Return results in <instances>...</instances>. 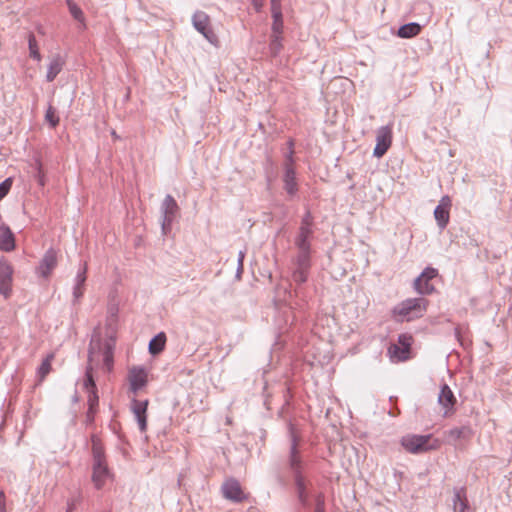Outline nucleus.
<instances>
[{
    "mask_svg": "<svg viewBox=\"0 0 512 512\" xmlns=\"http://www.w3.org/2000/svg\"><path fill=\"white\" fill-rule=\"evenodd\" d=\"M298 248V255L295 260V269L293 271V280L297 283H303L307 280L310 268V247L301 244Z\"/></svg>",
    "mask_w": 512,
    "mask_h": 512,
    "instance_id": "39448f33",
    "label": "nucleus"
},
{
    "mask_svg": "<svg viewBox=\"0 0 512 512\" xmlns=\"http://www.w3.org/2000/svg\"><path fill=\"white\" fill-rule=\"evenodd\" d=\"M92 455V482L96 489H101L112 480L113 474L108 467L103 444L96 436L92 437Z\"/></svg>",
    "mask_w": 512,
    "mask_h": 512,
    "instance_id": "f03ea898",
    "label": "nucleus"
},
{
    "mask_svg": "<svg viewBox=\"0 0 512 512\" xmlns=\"http://www.w3.org/2000/svg\"><path fill=\"white\" fill-rule=\"evenodd\" d=\"M12 266L5 260L0 261V293L8 297L11 292L12 285Z\"/></svg>",
    "mask_w": 512,
    "mask_h": 512,
    "instance_id": "f8f14e48",
    "label": "nucleus"
},
{
    "mask_svg": "<svg viewBox=\"0 0 512 512\" xmlns=\"http://www.w3.org/2000/svg\"><path fill=\"white\" fill-rule=\"evenodd\" d=\"M69 11L72 14V16L79 21H83V12L82 10L72 1H68Z\"/></svg>",
    "mask_w": 512,
    "mask_h": 512,
    "instance_id": "7c9ffc66",
    "label": "nucleus"
},
{
    "mask_svg": "<svg viewBox=\"0 0 512 512\" xmlns=\"http://www.w3.org/2000/svg\"><path fill=\"white\" fill-rule=\"evenodd\" d=\"M84 388L87 391L88 394V403H89V410L93 412L94 408L98 405V395H97V389L96 384L93 378V374L91 373V368L86 370V379L84 382Z\"/></svg>",
    "mask_w": 512,
    "mask_h": 512,
    "instance_id": "f3484780",
    "label": "nucleus"
},
{
    "mask_svg": "<svg viewBox=\"0 0 512 512\" xmlns=\"http://www.w3.org/2000/svg\"><path fill=\"white\" fill-rule=\"evenodd\" d=\"M283 182H284V189L286 190V192L288 194L294 195L297 192L298 185H297V181H296L295 170L292 165L291 156L289 157V160L285 166V174L283 177Z\"/></svg>",
    "mask_w": 512,
    "mask_h": 512,
    "instance_id": "6ab92c4d",
    "label": "nucleus"
},
{
    "mask_svg": "<svg viewBox=\"0 0 512 512\" xmlns=\"http://www.w3.org/2000/svg\"><path fill=\"white\" fill-rule=\"evenodd\" d=\"M63 65H64V60L59 55H57L50 61V64L48 66L47 75H46L48 82H52L56 78V76L62 70Z\"/></svg>",
    "mask_w": 512,
    "mask_h": 512,
    "instance_id": "5701e85b",
    "label": "nucleus"
},
{
    "mask_svg": "<svg viewBox=\"0 0 512 512\" xmlns=\"http://www.w3.org/2000/svg\"><path fill=\"white\" fill-rule=\"evenodd\" d=\"M271 8L281 7V0H270Z\"/></svg>",
    "mask_w": 512,
    "mask_h": 512,
    "instance_id": "a19ab883",
    "label": "nucleus"
},
{
    "mask_svg": "<svg viewBox=\"0 0 512 512\" xmlns=\"http://www.w3.org/2000/svg\"><path fill=\"white\" fill-rule=\"evenodd\" d=\"M392 144V126H383L378 129L374 156L381 158L388 151Z\"/></svg>",
    "mask_w": 512,
    "mask_h": 512,
    "instance_id": "9d476101",
    "label": "nucleus"
},
{
    "mask_svg": "<svg viewBox=\"0 0 512 512\" xmlns=\"http://www.w3.org/2000/svg\"><path fill=\"white\" fill-rule=\"evenodd\" d=\"M127 380L130 391L136 394L147 385L148 371L141 366H132L128 369Z\"/></svg>",
    "mask_w": 512,
    "mask_h": 512,
    "instance_id": "6e6552de",
    "label": "nucleus"
},
{
    "mask_svg": "<svg viewBox=\"0 0 512 512\" xmlns=\"http://www.w3.org/2000/svg\"><path fill=\"white\" fill-rule=\"evenodd\" d=\"M15 249V237L7 226H0V250L10 252Z\"/></svg>",
    "mask_w": 512,
    "mask_h": 512,
    "instance_id": "412c9836",
    "label": "nucleus"
},
{
    "mask_svg": "<svg viewBox=\"0 0 512 512\" xmlns=\"http://www.w3.org/2000/svg\"><path fill=\"white\" fill-rule=\"evenodd\" d=\"M451 200L448 196L442 197L439 205L434 210V216L440 228L446 227L450 218Z\"/></svg>",
    "mask_w": 512,
    "mask_h": 512,
    "instance_id": "2eb2a0df",
    "label": "nucleus"
},
{
    "mask_svg": "<svg viewBox=\"0 0 512 512\" xmlns=\"http://www.w3.org/2000/svg\"><path fill=\"white\" fill-rule=\"evenodd\" d=\"M192 22L194 28L201 33L211 44L217 46L219 44L218 36L213 31L211 20L208 14L203 11H197L193 17Z\"/></svg>",
    "mask_w": 512,
    "mask_h": 512,
    "instance_id": "0eeeda50",
    "label": "nucleus"
},
{
    "mask_svg": "<svg viewBox=\"0 0 512 512\" xmlns=\"http://www.w3.org/2000/svg\"><path fill=\"white\" fill-rule=\"evenodd\" d=\"M178 212V205L171 195H167L163 201V223L162 228L166 230L172 223Z\"/></svg>",
    "mask_w": 512,
    "mask_h": 512,
    "instance_id": "dca6fc26",
    "label": "nucleus"
},
{
    "mask_svg": "<svg viewBox=\"0 0 512 512\" xmlns=\"http://www.w3.org/2000/svg\"><path fill=\"white\" fill-rule=\"evenodd\" d=\"M73 508L69 507L66 512H72Z\"/></svg>",
    "mask_w": 512,
    "mask_h": 512,
    "instance_id": "79ce46f5",
    "label": "nucleus"
},
{
    "mask_svg": "<svg viewBox=\"0 0 512 512\" xmlns=\"http://www.w3.org/2000/svg\"><path fill=\"white\" fill-rule=\"evenodd\" d=\"M283 48L282 34H271L270 50L274 56H277Z\"/></svg>",
    "mask_w": 512,
    "mask_h": 512,
    "instance_id": "bb28decb",
    "label": "nucleus"
},
{
    "mask_svg": "<svg viewBox=\"0 0 512 512\" xmlns=\"http://www.w3.org/2000/svg\"><path fill=\"white\" fill-rule=\"evenodd\" d=\"M12 183V178H7L0 184V200H2L9 193L12 187Z\"/></svg>",
    "mask_w": 512,
    "mask_h": 512,
    "instance_id": "2f4dec72",
    "label": "nucleus"
},
{
    "mask_svg": "<svg viewBox=\"0 0 512 512\" xmlns=\"http://www.w3.org/2000/svg\"><path fill=\"white\" fill-rule=\"evenodd\" d=\"M429 306V301L425 298H409L393 309V315L401 321H412L421 318Z\"/></svg>",
    "mask_w": 512,
    "mask_h": 512,
    "instance_id": "20e7f679",
    "label": "nucleus"
},
{
    "mask_svg": "<svg viewBox=\"0 0 512 512\" xmlns=\"http://www.w3.org/2000/svg\"><path fill=\"white\" fill-rule=\"evenodd\" d=\"M86 270H87V267L85 265L83 268V271L81 273H79L76 277V285L84 286V283L86 281Z\"/></svg>",
    "mask_w": 512,
    "mask_h": 512,
    "instance_id": "c9c22d12",
    "label": "nucleus"
},
{
    "mask_svg": "<svg viewBox=\"0 0 512 512\" xmlns=\"http://www.w3.org/2000/svg\"><path fill=\"white\" fill-rule=\"evenodd\" d=\"M271 14H272L273 21H277V20L283 21L281 7L271 8Z\"/></svg>",
    "mask_w": 512,
    "mask_h": 512,
    "instance_id": "f704fd0d",
    "label": "nucleus"
},
{
    "mask_svg": "<svg viewBox=\"0 0 512 512\" xmlns=\"http://www.w3.org/2000/svg\"><path fill=\"white\" fill-rule=\"evenodd\" d=\"M0 512L6 511V498L4 492H0Z\"/></svg>",
    "mask_w": 512,
    "mask_h": 512,
    "instance_id": "4c0bfd02",
    "label": "nucleus"
},
{
    "mask_svg": "<svg viewBox=\"0 0 512 512\" xmlns=\"http://www.w3.org/2000/svg\"><path fill=\"white\" fill-rule=\"evenodd\" d=\"M58 263V252L54 249H49L45 255L43 256L39 267L38 272L39 274L47 278L51 275L54 268L57 266Z\"/></svg>",
    "mask_w": 512,
    "mask_h": 512,
    "instance_id": "4468645a",
    "label": "nucleus"
},
{
    "mask_svg": "<svg viewBox=\"0 0 512 512\" xmlns=\"http://www.w3.org/2000/svg\"><path fill=\"white\" fill-rule=\"evenodd\" d=\"M38 182L41 186H44L45 184V178L41 168V163H38Z\"/></svg>",
    "mask_w": 512,
    "mask_h": 512,
    "instance_id": "e433bc0d",
    "label": "nucleus"
},
{
    "mask_svg": "<svg viewBox=\"0 0 512 512\" xmlns=\"http://www.w3.org/2000/svg\"><path fill=\"white\" fill-rule=\"evenodd\" d=\"M438 276V271L435 268L427 267L424 271L415 279L414 289L419 294H432L435 291L431 281Z\"/></svg>",
    "mask_w": 512,
    "mask_h": 512,
    "instance_id": "1a4fd4ad",
    "label": "nucleus"
},
{
    "mask_svg": "<svg viewBox=\"0 0 512 512\" xmlns=\"http://www.w3.org/2000/svg\"><path fill=\"white\" fill-rule=\"evenodd\" d=\"M283 21H273L271 34H283Z\"/></svg>",
    "mask_w": 512,
    "mask_h": 512,
    "instance_id": "72a5a7b5",
    "label": "nucleus"
},
{
    "mask_svg": "<svg viewBox=\"0 0 512 512\" xmlns=\"http://www.w3.org/2000/svg\"><path fill=\"white\" fill-rule=\"evenodd\" d=\"M312 234L311 230V222L308 218H305L302 222V225L300 227L299 235L296 239V246L301 247V244H304L306 247H310V243L308 239L310 238Z\"/></svg>",
    "mask_w": 512,
    "mask_h": 512,
    "instance_id": "4be33fe9",
    "label": "nucleus"
},
{
    "mask_svg": "<svg viewBox=\"0 0 512 512\" xmlns=\"http://www.w3.org/2000/svg\"><path fill=\"white\" fill-rule=\"evenodd\" d=\"M264 2L265 0H252V4L257 11L263 7Z\"/></svg>",
    "mask_w": 512,
    "mask_h": 512,
    "instance_id": "ea45409f",
    "label": "nucleus"
},
{
    "mask_svg": "<svg viewBox=\"0 0 512 512\" xmlns=\"http://www.w3.org/2000/svg\"><path fill=\"white\" fill-rule=\"evenodd\" d=\"M438 402L443 407L445 416L452 412L453 407L456 403V398L447 384H444L442 386L440 394L438 396Z\"/></svg>",
    "mask_w": 512,
    "mask_h": 512,
    "instance_id": "aec40b11",
    "label": "nucleus"
},
{
    "mask_svg": "<svg viewBox=\"0 0 512 512\" xmlns=\"http://www.w3.org/2000/svg\"><path fill=\"white\" fill-rule=\"evenodd\" d=\"M467 500L465 496L461 492H457L455 494L454 499V509L456 512H466L467 510Z\"/></svg>",
    "mask_w": 512,
    "mask_h": 512,
    "instance_id": "cd10ccee",
    "label": "nucleus"
},
{
    "mask_svg": "<svg viewBox=\"0 0 512 512\" xmlns=\"http://www.w3.org/2000/svg\"><path fill=\"white\" fill-rule=\"evenodd\" d=\"M45 120L50 124L52 128H55L59 124V117L57 116L54 107H48L45 113Z\"/></svg>",
    "mask_w": 512,
    "mask_h": 512,
    "instance_id": "c85d7f7f",
    "label": "nucleus"
},
{
    "mask_svg": "<svg viewBox=\"0 0 512 512\" xmlns=\"http://www.w3.org/2000/svg\"><path fill=\"white\" fill-rule=\"evenodd\" d=\"M165 343H166V335H165V333L161 332L150 341L149 352L152 355L159 354L160 352H162L164 350Z\"/></svg>",
    "mask_w": 512,
    "mask_h": 512,
    "instance_id": "b1692460",
    "label": "nucleus"
},
{
    "mask_svg": "<svg viewBox=\"0 0 512 512\" xmlns=\"http://www.w3.org/2000/svg\"><path fill=\"white\" fill-rule=\"evenodd\" d=\"M83 293H84L83 286L76 285L74 288V296L76 298H80L83 295Z\"/></svg>",
    "mask_w": 512,
    "mask_h": 512,
    "instance_id": "58836bf2",
    "label": "nucleus"
},
{
    "mask_svg": "<svg viewBox=\"0 0 512 512\" xmlns=\"http://www.w3.org/2000/svg\"><path fill=\"white\" fill-rule=\"evenodd\" d=\"M29 51H30V56L32 58L36 59L37 61L41 60V55L39 53L34 36H30V38H29Z\"/></svg>",
    "mask_w": 512,
    "mask_h": 512,
    "instance_id": "c756f323",
    "label": "nucleus"
},
{
    "mask_svg": "<svg viewBox=\"0 0 512 512\" xmlns=\"http://www.w3.org/2000/svg\"><path fill=\"white\" fill-rule=\"evenodd\" d=\"M448 442L456 447L465 448L466 444L471 440L472 430L469 427H456L445 432Z\"/></svg>",
    "mask_w": 512,
    "mask_h": 512,
    "instance_id": "9b49d317",
    "label": "nucleus"
},
{
    "mask_svg": "<svg viewBox=\"0 0 512 512\" xmlns=\"http://www.w3.org/2000/svg\"><path fill=\"white\" fill-rule=\"evenodd\" d=\"M54 358H55V354L50 353L42 361V363L37 371V376H38L39 382H42L45 379V377L51 372L52 361L54 360Z\"/></svg>",
    "mask_w": 512,
    "mask_h": 512,
    "instance_id": "393cba45",
    "label": "nucleus"
},
{
    "mask_svg": "<svg viewBox=\"0 0 512 512\" xmlns=\"http://www.w3.org/2000/svg\"><path fill=\"white\" fill-rule=\"evenodd\" d=\"M421 31V26L417 23H409L401 26L398 30V36L401 38H412Z\"/></svg>",
    "mask_w": 512,
    "mask_h": 512,
    "instance_id": "a878e982",
    "label": "nucleus"
},
{
    "mask_svg": "<svg viewBox=\"0 0 512 512\" xmlns=\"http://www.w3.org/2000/svg\"><path fill=\"white\" fill-rule=\"evenodd\" d=\"M296 446H297V442H296V438L294 437L293 443H292V448H291V459H290L292 467H297L300 463V459H299V456L297 455V451H296Z\"/></svg>",
    "mask_w": 512,
    "mask_h": 512,
    "instance_id": "473e14b6",
    "label": "nucleus"
},
{
    "mask_svg": "<svg viewBox=\"0 0 512 512\" xmlns=\"http://www.w3.org/2000/svg\"><path fill=\"white\" fill-rule=\"evenodd\" d=\"M114 347V339H101L98 336H93L90 342L89 365L87 369L91 368V373L93 374V369L102 365L107 372H110L113 368Z\"/></svg>",
    "mask_w": 512,
    "mask_h": 512,
    "instance_id": "f257e3e1",
    "label": "nucleus"
},
{
    "mask_svg": "<svg viewBox=\"0 0 512 512\" xmlns=\"http://www.w3.org/2000/svg\"><path fill=\"white\" fill-rule=\"evenodd\" d=\"M413 338L409 334H401L397 343L391 344L388 354L393 362H400L409 359Z\"/></svg>",
    "mask_w": 512,
    "mask_h": 512,
    "instance_id": "423d86ee",
    "label": "nucleus"
},
{
    "mask_svg": "<svg viewBox=\"0 0 512 512\" xmlns=\"http://www.w3.org/2000/svg\"><path fill=\"white\" fill-rule=\"evenodd\" d=\"M222 492L225 498L232 501L241 502L246 499L241 485L235 479L226 480L222 486Z\"/></svg>",
    "mask_w": 512,
    "mask_h": 512,
    "instance_id": "ddd939ff",
    "label": "nucleus"
},
{
    "mask_svg": "<svg viewBox=\"0 0 512 512\" xmlns=\"http://www.w3.org/2000/svg\"><path fill=\"white\" fill-rule=\"evenodd\" d=\"M149 401L148 400H136L132 401V411L138 421L139 428L142 432H144L147 428V408Z\"/></svg>",
    "mask_w": 512,
    "mask_h": 512,
    "instance_id": "a211bd4d",
    "label": "nucleus"
},
{
    "mask_svg": "<svg viewBox=\"0 0 512 512\" xmlns=\"http://www.w3.org/2000/svg\"><path fill=\"white\" fill-rule=\"evenodd\" d=\"M401 445L409 453L422 454L440 449L442 441L432 434H408L401 438Z\"/></svg>",
    "mask_w": 512,
    "mask_h": 512,
    "instance_id": "7ed1b4c3",
    "label": "nucleus"
}]
</instances>
